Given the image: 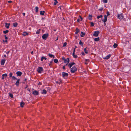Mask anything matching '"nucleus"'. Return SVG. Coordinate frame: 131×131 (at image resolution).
<instances>
[{
    "instance_id": "obj_60",
    "label": "nucleus",
    "mask_w": 131,
    "mask_h": 131,
    "mask_svg": "<svg viewBox=\"0 0 131 131\" xmlns=\"http://www.w3.org/2000/svg\"><path fill=\"white\" fill-rule=\"evenodd\" d=\"M13 25V26H14V27H17V25Z\"/></svg>"
},
{
    "instance_id": "obj_29",
    "label": "nucleus",
    "mask_w": 131,
    "mask_h": 131,
    "mask_svg": "<svg viewBox=\"0 0 131 131\" xmlns=\"http://www.w3.org/2000/svg\"><path fill=\"white\" fill-rule=\"evenodd\" d=\"M92 17V15H89L88 17V18L89 20H91V19Z\"/></svg>"
},
{
    "instance_id": "obj_5",
    "label": "nucleus",
    "mask_w": 131,
    "mask_h": 131,
    "mask_svg": "<svg viewBox=\"0 0 131 131\" xmlns=\"http://www.w3.org/2000/svg\"><path fill=\"white\" fill-rule=\"evenodd\" d=\"M49 34L48 33L44 34L42 36V37L43 39L44 40H46L47 38L48 37Z\"/></svg>"
},
{
    "instance_id": "obj_40",
    "label": "nucleus",
    "mask_w": 131,
    "mask_h": 131,
    "mask_svg": "<svg viewBox=\"0 0 131 131\" xmlns=\"http://www.w3.org/2000/svg\"><path fill=\"white\" fill-rule=\"evenodd\" d=\"M2 76L3 77H5H5H6L7 76V74H6V73H5L4 74H3L2 75Z\"/></svg>"
},
{
    "instance_id": "obj_20",
    "label": "nucleus",
    "mask_w": 131,
    "mask_h": 131,
    "mask_svg": "<svg viewBox=\"0 0 131 131\" xmlns=\"http://www.w3.org/2000/svg\"><path fill=\"white\" fill-rule=\"evenodd\" d=\"M43 59L46 60L47 59V58L45 57H44L43 56H42L40 60L41 61H42Z\"/></svg>"
},
{
    "instance_id": "obj_14",
    "label": "nucleus",
    "mask_w": 131,
    "mask_h": 131,
    "mask_svg": "<svg viewBox=\"0 0 131 131\" xmlns=\"http://www.w3.org/2000/svg\"><path fill=\"white\" fill-rule=\"evenodd\" d=\"M5 59H2L1 60V65L2 66L4 65L5 63Z\"/></svg>"
},
{
    "instance_id": "obj_23",
    "label": "nucleus",
    "mask_w": 131,
    "mask_h": 131,
    "mask_svg": "<svg viewBox=\"0 0 131 131\" xmlns=\"http://www.w3.org/2000/svg\"><path fill=\"white\" fill-rule=\"evenodd\" d=\"M81 34H82L81 35V36L82 37H84V35H85V33L83 32L82 31L81 32Z\"/></svg>"
},
{
    "instance_id": "obj_39",
    "label": "nucleus",
    "mask_w": 131,
    "mask_h": 131,
    "mask_svg": "<svg viewBox=\"0 0 131 131\" xmlns=\"http://www.w3.org/2000/svg\"><path fill=\"white\" fill-rule=\"evenodd\" d=\"M54 1H55V2L54 3V5H55L58 3V2H57V0H54Z\"/></svg>"
},
{
    "instance_id": "obj_28",
    "label": "nucleus",
    "mask_w": 131,
    "mask_h": 131,
    "mask_svg": "<svg viewBox=\"0 0 131 131\" xmlns=\"http://www.w3.org/2000/svg\"><path fill=\"white\" fill-rule=\"evenodd\" d=\"M9 32V31L8 30H6L5 31H3V33L4 34H6L7 33H8Z\"/></svg>"
},
{
    "instance_id": "obj_35",
    "label": "nucleus",
    "mask_w": 131,
    "mask_h": 131,
    "mask_svg": "<svg viewBox=\"0 0 131 131\" xmlns=\"http://www.w3.org/2000/svg\"><path fill=\"white\" fill-rule=\"evenodd\" d=\"M35 9H36V12H37L38 11V7L37 6L36 7H35Z\"/></svg>"
},
{
    "instance_id": "obj_45",
    "label": "nucleus",
    "mask_w": 131,
    "mask_h": 131,
    "mask_svg": "<svg viewBox=\"0 0 131 131\" xmlns=\"http://www.w3.org/2000/svg\"><path fill=\"white\" fill-rule=\"evenodd\" d=\"M75 48H74L73 50V54H75Z\"/></svg>"
},
{
    "instance_id": "obj_25",
    "label": "nucleus",
    "mask_w": 131,
    "mask_h": 131,
    "mask_svg": "<svg viewBox=\"0 0 131 131\" xmlns=\"http://www.w3.org/2000/svg\"><path fill=\"white\" fill-rule=\"evenodd\" d=\"M45 12L44 11H40V14L42 15H44Z\"/></svg>"
},
{
    "instance_id": "obj_37",
    "label": "nucleus",
    "mask_w": 131,
    "mask_h": 131,
    "mask_svg": "<svg viewBox=\"0 0 131 131\" xmlns=\"http://www.w3.org/2000/svg\"><path fill=\"white\" fill-rule=\"evenodd\" d=\"M67 42H64V43H63V47H65L66 45H67Z\"/></svg>"
},
{
    "instance_id": "obj_51",
    "label": "nucleus",
    "mask_w": 131,
    "mask_h": 131,
    "mask_svg": "<svg viewBox=\"0 0 131 131\" xmlns=\"http://www.w3.org/2000/svg\"><path fill=\"white\" fill-rule=\"evenodd\" d=\"M3 41L4 42H7V39H6L5 41H4V40H3Z\"/></svg>"
},
{
    "instance_id": "obj_33",
    "label": "nucleus",
    "mask_w": 131,
    "mask_h": 131,
    "mask_svg": "<svg viewBox=\"0 0 131 131\" xmlns=\"http://www.w3.org/2000/svg\"><path fill=\"white\" fill-rule=\"evenodd\" d=\"M40 29H39V30H37V31L36 32V34H39L40 32Z\"/></svg>"
},
{
    "instance_id": "obj_50",
    "label": "nucleus",
    "mask_w": 131,
    "mask_h": 131,
    "mask_svg": "<svg viewBox=\"0 0 131 131\" xmlns=\"http://www.w3.org/2000/svg\"><path fill=\"white\" fill-rule=\"evenodd\" d=\"M5 52L7 54H8L10 52V51H9L7 52Z\"/></svg>"
},
{
    "instance_id": "obj_42",
    "label": "nucleus",
    "mask_w": 131,
    "mask_h": 131,
    "mask_svg": "<svg viewBox=\"0 0 131 131\" xmlns=\"http://www.w3.org/2000/svg\"><path fill=\"white\" fill-rule=\"evenodd\" d=\"M9 25H5V27L7 29L9 28Z\"/></svg>"
},
{
    "instance_id": "obj_63",
    "label": "nucleus",
    "mask_w": 131,
    "mask_h": 131,
    "mask_svg": "<svg viewBox=\"0 0 131 131\" xmlns=\"http://www.w3.org/2000/svg\"><path fill=\"white\" fill-rule=\"evenodd\" d=\"M2 79H4V77H2Z\"/></svg>"
},
{
    "instance_id": "obj_11",
    "label": "nucleus",
    "mask_w": 131,
    "mask_h": 131,
    "mask_svg": "<svg viewBox=\"0 0 131 131\" xmlns=\"http://www.w3.org/2000/svg\"><path fill=\"white\" fill-rule=\"evenodd\" d=\"M22 72L20 71H18L16 72V74H17L18 76H20L22 75Z\"/></svg>"
},
{
    "instance_id": "obj_46",
    "label": "nucleus",
    "mask_w": 131,
    "mask_h": 131,
    "mask_svg": "<svg viewBox=\"0 0 131 131\" xmlns=\"http://www.w3.org/2000/svg\"><path fill=\"white\" fill-rule=\"evenodd\" d=\"M103 9V8H101L100 9H99V10L101 11H102Z\"/></svg>"
},
{
    "instance_id": "obj_10",
    "label": "nucleus",
    "mask_w": 131,
    "mask_h": 131,
    "mask_svg": "<svg viewBox=\"0 0 131 131\" xmlns=\"http://www.w3.org/2000/svg\"><path fill=\"white\" fill-rule=\"evenodd\" d=\"M32 94L34 95H37L39 94V93L38 91L35 90L33 92Z\"/></svg>"
},
{
    "instance_id": "obj_55",
    "label": "nucleus",
    "mask_w": 131,
    "mask_h": 131,
    "mask_svg": "<svg viewBox=\"0 0 131 131\" xmlns=\"http://www.w3.org/2000/svg\"><path fill=\"white\" fill-rule=\"evenodd\" d=\"M28 86L27 85H26L25 88V89L27 88H28Z\"/></svg>"
},
{
    "instance_id": "obj_47",
    "label": "nucleus",
    "mask_w": 131,
    "mask_h": 131,
    "mask_svg": "<svg viewBox=\"0 0 131 131\" xmlns=\"http://www.w3.org/2000/svg\"><path fill=\"white\" fill-rule=\"evenodd\" d=\"M81 53L82 55H83L84 56L85 55L84 53L83 52H82Z\"/></svg>"
},
{
    "instance_id": "obj_24",
    "label": "nucleus",
    "mask_w": 131,
    "mask_h": 131,
    "mask_svg": "<svg viewBox=\"0 0 131 131\" xmlns=\"http://www.w3.org/2000/svg\"><path fill=\"white\" fill-rule=\"evenodd\" d=\"M100 40L99 38V37L95 38L94 39V40L95 41H99Z\"/></svg>"
},
{
    "instance_id": "obj_6",
    "label": "nucleus",
    "mask_w": 131,
    "mask_h": 131,
    "mask_svg": "<svg viewBox=\"0 0 131 131\" xmlns=\"http://www.w3.org/2000/svg\"><path fill=\"white\" fill-rule=\"evenodd\" d=\"M43 71V69L42 67H40L37 69V71L39 73H41Z\"/></svg>"
},
{
    "instance_id": "obj_1",
    "label": "nucleus",
    "mask_w": 131,
    "mask_h": 131,
    "mask_svg": "<svg viewBox=\"0 0 131 131\" xmlns=\"http://www.w3.org/2000/svg\"><path fill=\"white\" fill-rule=\"evenodd\" d=\"M62 77L64 79H66L68 76V74L64 72H62Z\"/></svg>"
},
{
    "instance_id": "obj_12",
    "label": "nucleus",
    "mask_w": 131,
    "mask_h": 131,
    "mask_svg": "<svg viewBox=\"0 0 131 131\" xmlns=\"http://www.w3.org/2000/svg\"><path fill=\"white\" fill-rule=\"evenodd\" d=\"M75 63L74 62H71L69 63L68 64V66L70 68H71V67H72V66L74 64H75Z\"/></svg>"
},
{
    "instance_id": "obj_41",
    "label": "nucleus",
    "mask_w": 131,
    "mask_h": 131,
    "mask_svg": "<svg viewBox=\"0 0 131 131\" xmlns=\"http://www.w3.org/2000/svg\"><path fill=\"white\" fill-rule=\"evenodd\" d=\"M12 72H10L9 73V77H12Z\"/></svg>"
},
{
    "instance_id": "obj_7",
    "label": "nucleus",
    "mask_w": 131,
    "mask_h": 131,
    "mask_svg": "<svg viewBox=\"0 0 131 131\" xmlns=\"http://www.w3.org/2000/svg\"><path fill=\"white\" fill-rule=\"evenodd\" d=\"M100 33V32L99 31H95L94 32L93 35L95 37H97Z\"/></svg>"
},
{
    "instance_id": "obj_57",
    "label": "nucleus",
    "mask_w": 131,
    "mask_h": 131,
    "mask_svg": "<svg viewBox=\"0 0 131 131\" xmlns=\"http://www.w3.org/2000/svg\"><path fill=\"white\" fill-rule=\"evenodd\" d=\"M23 16H25V13H23Z\"/></svg>"
},
{
    "instance_id": "obj_62",
    "label": "nucleus",
    "mask_w": 131,
    "mask_h": 131,
    "mask_svg": "<svg viewBox=\"0 0 131 131\" xmlns=\"http://www.w3.org/2000/svg\"><path fill=\"white\" fill-rule=\"evenodd\" d=\"M4 56L5 57H6V55H4Z\"/></svg>"
},
{
    "instance_id": "obj_31",
    "label": "nucleus",
    "mask_w": 131,
    "mask_h": 131,
    "mask_svg": "<svg viewBox=\"0 0 131 131\" xmlns=\"http://www.w3.org/2000/svg\"><path fill=\"white\" fill-rule=\"evenodd\" d=\"M9 96L12 98H13V95L11 93H9Z\"/></svg>"
},
{
    "instance_id": "obj_18",
    "label": "nucleus",
    "mask_w": 131,
    "mask_h": 131,
    "mask_svg": "<svg viewBox=\"0 0 131 131\" xmlns=\"http://www.w3.org/2000/svg\"><path fill=\"white\" fill-rule=\"evenodd\" d=\"M28 35V33L26 32H24L23 33V35L24 36H26Z\"/></svg>"
},
{
    "instance_id": "obj_17",
    "label": "nucleus",
    "mask_w": 131,
    "mask_h": 131,
    "mask_svg": "<svg viewBox=\"0 0 131 131\" xmlns=\"http://www.w3.org/2000/svg\"><path fill=\"white\" fill-rule=\"evenodd\" d=\"M53 63V60L50 61L48 63L49 66L50 67H51V66L52 65V63Z\"/></svg>"
},
{
    "instance_id": "obj_61",
    "label": "nucleus",
    "mask_w": 131,
    "mask_h": 131,
    "mask_svg": "<svg viewBox=\"0 0 131 131\" xmlns=\"http://www.w3.org/2000/svg\"><path fill=\"white\" fill-rule=\"evenodd\" d=\"M27 80V79L25 78V79L24 80V81H26Z\"/></svg>"
},
{
    "instance_id": "obj_58",
    "label": "nucleus",
    "mask_w": 131,
    "mask_h": 131,
    "mask_svg": "<svg viewBox=\"0 0 131 131\" xmlns=\"http://www.w3.org/2000/svg\"><path fill=\"white\" fill-rule=\"evenodd\" d=\"M5 25H10V23H6L5 24Z\"/></svg>"
},
{
    "instance_id": "obj_36",
    "label": "nucleus",
    "mask_w": 131,
    "mask_h": 131,
    "mask_svg": "<svg viewBox=\"0 0 131 131\" xmlns=\"http://www.w3.org/2000/svg\"><path fill=\"white\" fill-rule=\"evenodd\" d=\"M12 79L14 80H17V78H16L14 76H13L12 77Z\"/></svg>"
},
{
    "instance_id": "obj_22",
    "label": "nucleus",
    "mask_w": 131,
    "mask_h": 131,
    "mask_svg": "<svg viewBox=\"0 0 131 131\" xmlns=\"http://www.w3.org/2000/svg\"><path fill=\"white\" fill-rule=\"evenodd\" d=\"M24 102H21L20 103V106L21 107H24Z\"/></svg>"
},
{
    "instance_id": "obj_19",
    "label": "nucleus",
    "mask_w": 131,
    "mask_h": 131,
    "mask_svg": "<svg viewBox=\"0 0 131 131\" xmlns=\"http://www.w3.org/2000/svg\"><path fill=\"white\" fill-rule=\"evenodd\" d=\"M79 31H80V30H79V29L78 28H76V31L75 32V34H77L79 33Z\"/></svg>"
},
{
    "instance_id": "obj_48",
    "label": "nucleus",
    "mask_w": 131,
    "mask_h": 131,
    "mask_svg": "<svg viewBox=\"0 0 131 131\" xmlns=\"http://www.w3.org/2000/svg\"><path fill=\"white\" fill-rule=\"evenodd\" d=\"M42 84V83L41 82H39L38 84V85H40Z\"/></svg>"
},
{
    "instance_id": "obj_3",
    "label": "nucleus",
    "mask_w": 131,
    "mask_h": 131,
    "mask_svg": "<svg viewBox=\"0 0 131 131\" xmlns=\"http://www.w3.org/2000/svg\"><path fill=\"white\" fill-rule=\"evenodd\" d=\"M107 15H105L104 16V20H103V22H104V24H105V22H106L107 20V16H108L110 15L109 13L107 11Z\"/></svg>"
},
{
    "instance_id": "obj_27",
    "label": "nucleus",
    "mask_w": 131,
    "mask_h": 131,
    "mask_svg": "<svg viewBox=\"0 0 131 131\" xmlns=\"http://www.w3.org/2000/svg\"><path fill=\"white\" fill-rule=\"evenodd\" d=\"M72 56H73V57L75 58H77L78 57V56L76 55H75V54H73V53H72Z\"/></svg>"
},
{
    "instance_id": "obj_38",
    "label": "nucleus",
    "mask_w": 131,
    "mask_h": 131,
    "mask_svg": "<svg viewBox=\"0 0 131 131\" xmlns=\"http://www.w3.org/2000/svg\"><path fill=\"white\" fill-rule=\"evenodd\" d=\"M84 52L85 53H88V51H86V48H85L84 49Z\"/></svg>"
},
{
    "instance_id": "obj_30",
    "label": "nucleus",
    "mask_w": 131,
    "mask_h": 131,
    "mask_svg": "<svg viewBox=\"0 0 131 131\" xmlns=\"http://www.w3.org/2000/svg\"><path fill=\"white\" fill-rule=\"evenodd\" d=\"M54 62L55 63H57L58 62V60L57 59H55L54 60Z\"/></svg>"
},
{
    "instance_id": "obj_26",
    "label": "nucleus",
    "mask_w": 131,
    "mask_h": 131,
    "mask_svg": "<svg viewBox=\"0 0 131 131\" xmlns=\"http://www.w3.org/2000/svg\"><path fill=\"white\" fill-rule=\"evenodd\" d=\"M117 45L116 43H114L113 45L114 48H116L117 46Z\"/></svg>"
},
{
    "instance_id": "obj_34",
    "label": "nucleus",
    "mask_w": 131,
    "mask_h": 131,
    "mask_svg": "<svg viewBox=\"0 0 131 131\" xmlns=\"http://www.w3.org/2000/svg\"><path fill=\"white\" fill-rule=\"evenodd\" d=\"M102 17H103L102 15H100V16H98L97 17V18L98 19H99L100 18H102Z\"/></svg>"
},
{
    "instance_id": "obj_43",
    "label": "nucleus",
    "mask_w": 131,
    "mask_h": 131,
    "mask_svg": "<svg viewBox=\"0 0 131 131\" xmlns=\"http://www.w3.org/2000/svg\"><path fill=\"white\" fill-rule=\"evenodd\" d=\"M47 88V89L48 91H50V88L49 87H48Z\"/></svg>"
},
{
    "instance_id": "obj_32",
    "label": "nucleus",
    "mask_w": 131,
    "mask_h": 131,
    "mask_svg": "<svg viewBox=\"0 0 131 131\" xmlns=\"http://www.w3.org/2000/svg\"><path fill=\"white\" fill-rule=\"evenodd\" d=\"M79 44L81 45V46H83V42L81 40H80V41L79 43Z\"/></svg>"
},
{
    "instance_id": "obj_4",
    "label": "nucleus",
    "mask_w": 131,
    "mask_h": 131,
    "mask_svg": "<svg viewBox=\"0 0 131 131\" xmlns=\"http://www.w3.org/2000/svg\"><path fill=\"white\" fill-rule=\"evenodd\" d=\"M62 60L64 61V63H67L66 65H67L69 63V58H67V59H66L64 57L62 58Z\"/></svg>"
},
{
    "instance_id": "obj_2",
    "label": "nucleus",
    "mask_w": 131,
    "mask_h": 131,
    "mask_svg": "<svg viewBox=\"0 0 131 131\" xmlns=\"http://www.w3.org/2000/svg\"><path fill=\"white\" fill-rule=\"evenodd\" d=\"M71 69V73H74L77 70V69L76 67L75 66H73Z\"/></svg>"
},
{
    "instance_id": "obj_53",
    "label": "nucleus",
    "mask_w": 131,
    "mask_h": 131,
    "mask_svg": "<svg viewBox=\"0 0 131 131\" xmlns=\"http://www.w3.org/2000/svg\"><path fill=\"white\" fill-rule=\"evenodd\" d=\"M61 6H60L59 7H58L59 8H60V9H61Z\"/></svg>"
},
{
    "instance_id": "obj_15",
    "label": "nucleus",
    "mask_w": 131,
    "mask_h": 131,
    "mask_svg": "<svg viewBox=\"0 0 131 131\" xmlns=\"http://www.w3.org/2000/svg\"><path fill=\"white\" fill-rule=\"evenodd\" d=\"M79 18H78L77 20V22H79L80 21H81L82 20V18L81 16H79Z\"/></svg>"
},
{
    "instance_id": "obj_52",
    "label": "nucleus",
    "mask_w": 131,
    "mask_h": 131,
    "mask_svg": "<svg viewBox=\"0 0 131 131\" xmlns=\"http://www.w3.org/2000/svg\"><path fill=\"white\" fill-rule=\"evenodd\" d=\"M85 61H88V62H89V60L88 59H86L85 60Z\"/></svg>"
},
{
    "instance_id": "obj_13",
    "label": "nucleus",
    "mask_w": 131,
    "mask_h": 131,
    "mask_svg": "<svg viewBox=\"0 0 131 131\" xmlns=\"http://www.w3.org/2000/svg\"><path fill=\"white\" fill-rule=\"evenodd\" d=\"M20 79H17V81L15 83V84L17 86H18L19 85V81H20Z\"/></svg>"
},
{
    "instance_id": "obj_64",
    "label": "nucleus",
    "mask_w": 131,
    "mask_h": 131,
    "mask_svg": "<svg viewBox=\"0 0 131 131\" xmlns=\"http://www.w3.org/2000/svg\"><path fill=\"white\" fill-rule=\"evenodd\" d=\"M91 25H94V24H93V23H91Z\"/></svg>"
},
{
    "instance_id": "obj_59",
    "label": "nucleus",
    "mask_w": 131,
    "mask_h": 131,
    "mask_svg": "<svg viewBox=\"0 0 131 131\" xmlns=\"http://www.w3.org/2000/svg\"><path fill=\"white\" fill-rule=\"evenodd\" d=\"M27 90L29 91H30V89L29 88H28L27 89Z\"/></svg>"
},
{
    "instance_id": "obj_56",
    "label": "nucleus",
    "mask_w": 131,
    "mask_h": 131,
    "mask_svg": "<svg viewBox=\"0 0 131 131\" xmlns=\"http://www.w3.org/2000/svg\"><path fill=\"white\" fill-rule=\"evenodd\" d=\"M63 69H65V66H63Z\"/></svg>"
},
{
    "instance_id": "obj_44",
    "label": "nucleus",
    "mask_w": 131,
    "mask_h": 131,
    "mask_svg": "<svg viewBox=\"0 0 131 131\" xmlns=\"http://www.w3.org/2000/svg\"><path fill=\"white\" fill-rule=\"evenodd\" d=\"M103 1L104 3H107V0H103Z\"/></svg>"
},
{
    "instance_id": "obj_9",
    "label": "nucleus",
    "mask_w": 131,
    "mask_h": 131,
    "mask_svg": "<svg viewBox=\"0 0 131 131\" xmlns=\"http://www.w3.org/2000/svg\"><path fill=\"white\" fill-rule=\"evenodd\" d=\"M123 17V15L122 14L118 15V18L120 19H122Z\"/></svg>"
},
{
    "instance_id": "obj_21",
    "label": "nucleus",
    "mask_w": 131,
    "mask_h": 131,
    "mask_svg": "<svg viewBox=\"0 0 131 131\" xmlns=\"http://www.w3.org/2000/svg\"><path fill=\"white\" fill-rule=\"evenodd\" d=\"M48 56L51 58H54V56L52 54H51L50 53L48 54Z\"/></svg>"
},
{
    "instance_id": "obj_16",
    "label": "nucleus",
    "mask_w": 131,
    "mask_h": 131,
    "mask_svg": "<svg viewBox=\"0 0 131 131\" xmlns=\"http://www.w3.org/2000/svg\"><path fill=\"white\" fill-rule=\"evenodd\" d=\"M47 93L46 91L45 90H43L41 92V93L42 94H46Z\"/></svg>"
},
{
    "instance_id": "obj_54",
    "label": "nucleus",
    "mask_w": 131,
    "mask_h": 131,
    "mask_svg": "<svg viewBox=\"0 0 131 131\" xmlns=\"http://www.w3.org/2000/svg\"><path fill=\"white\" fill-rule=\"evenodd\" d=\"M12 2V1H8V2L9 3H11Z\"/></svg>"
},
{
    "instance_id": "obj_49",
    "label": "nucleus",
    "mask_w": 131,
    "mask_h": 131,
    "mask_svg": "<svg viewBox=\"0 0 131 131\" xmlns=\"http://www.w3.org/2000/svg\"><path fill=\"white\" fill-rule=\"evenodd\" d=\"M4 37H5V39H8V38L7 37V36H6V35H5L4 36Z\"/></svg>"
},
{
    "instance_id": "obj_8",
    "label": "nucleus",
    "mask_w": 131,
    "mask_h": 131,
    "mask_svg": "<svg viewBox=\"0 0 131 131\" xmlns=\"http://www.w3.org/2000/svg\"><path fill=\"white\" fill-rule=\"evenodd\" d=\"M111 56V54H109L105 57H103V58L104 60H107L110 58Z\"/></svg>"
}]
</instances>
